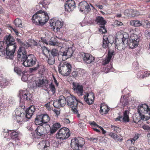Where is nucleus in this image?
Returning <instances> with one entry per match:
<instances>
[{
	"mask_svg": "<svg viewBox=\"0 0 150 150\" xmlns=\"http://www.w3.org/2000/svg\"><path fill=\"white\" fill-rule=\"evenodd\" d=\"M50 128V126L49 125L43 124L38 127L37 129L36 130V132L38 136H44L48 133L47 131H49Z\"/></svg>",
	"mask_w": 150,
	"mask_h": 150,
	"instance_id": "9",
	"label": "nucleus"
},
{
	"mask_svg": "<svg viewBox=\"0 0 150 150\" xmlns=\"http://www.w3.org/2000/svg\"><path fill=\"white\" fill-rule=\"evenodd\" d=\"M50 24L52 27V29L56 32L58 31L63 25V23L61 22L60 21L54 19H51L50 21Z\"/></svg>",
	"mask_w": 150,
	"mask_h": 150,
	"instance_id": "8",
	"label": "nucleus"
},
{
	"mask_svg": "<svg viewBox=\"0 0 150 150\" xmlns=\"http://www.w3.org/2000/svg\"><path fill=\"white\" fill-rule=\"evenodd\" d=\"M41 49L42 52V53L46 57H48V54L49 55H50V50L45 46L41 47Z\"/></svg>",
	"mask_w": 150,
	"mask_h": 150,
	"instance_id": "36",
	"label": "nucleus"
},
{
	"mask_svg": "<svg viewBox=\"0 0 150 150\" xmlns=\"http://www.w3.org/2000/svg\"><path fill=\"white\" fill-rule=\"evenodd\" d=\"M6 42L3 41H0V56H3L5 55V47Z\"/></svg>",
	"mask_w": 150,
	"mask_h": 150,
	"instance_id": "26",
	"label": "nucleus"
},
{
	"mask_svg": "<svg viewBox=\"0 0 150 150\" xmlns=\"http://www.w3.org/2000/svg\"><path fill=\"white\" fill-rule=\"evenodd\" d=\"M111 127L112 129L115 132L117 133L120 131V129L119 127L112 125Z\"/></svg>",
	"mask_w": 150,
	"mask_h": 150,
	"instance_id": "50",
	"label": "nucleus"
},
{
	"mask_svg": "<svg viewBox=\"0 0 150 150\" xmlns=\"http://www.w3.org/2000/svg\"><path fill=\"white\" fill-rule=\"evenodd\" d=\"M124 14L127 16L129 17L130 16V13L129 10L127 9L125 10L124 12Z\"/></svg>",
	"mask_w": 150,
	"mask_h": 150,
	"instance_id": "56",
	"label": "nucleus"
},
{
	"mask_svg": "<svg viewBox=\"0 0 150 150\" xmlns=\"http://www.w3.org/2000/svg\"><path fill=\"white\" fill-rule=\"evenodd\" d=\"M138 13V12L136 10L133 11L132 15H131L132 16L134 17L135 16H137L139 14Z\"/></svg>",
	"mask_w": 150,
	"mask_h": 150,
	"instance_id": "60",
	"label": "nucleus"
},
{
	"mask_svg": "<svg viewBox=\"0 0 150 150\" xmlns=\"http://www.w3.org/2000/svg\"><path fill=\"white\" fill-rule=\"evenodd\" d=\"M109 110L110 109L106 106H100V113L102 115L106 114L108 112Z\"/></svg>",
	"mask_w": 150,
	"mask_h": 150,
	"instance_id": "34",
	"label": "nucleus"
},
{
	"mask_svg": "<svg viewBox=\"0 0 150 150\" xmlns=\"http://www.w3.org/2000/svg\"><path fill=\"white\" fill-rule=\"evenodd\" d=\"M14 70L15 72L20 75H21V74H23V73H24L25 72H22L21 69L18 67H15Z\"/></svg>",
	"mask_w": 150,
	"mask_h": 150,
	"instance_id": "45",
	"label": "nucleus"
},
{
	"mask_svg": "<svg viewBox=\"0 0 150 150\" xmlns=\"http://www.w3.org/2000/svg\"><path fill=\"white\" fill-rule=\"evenodd\" d=\"M19 96L21 102H23L24 100H30L32 97L31 94L26 90L20 91Z\"/></svg>",
	"mask_w": 150,
	"mask_h": 150,
	"instance_id": "11",
	"label": "nucleus"
},
{
	"mask_svg": "<svg viewBox=\"0 0 150 150\" xmlns=\"http://www.w3.org/2000/svg\"><path fill=\"white\" fill-rule=\"evenodd\" d=\"M79 126L81 128H84L86 126V124L83 122H81L79 124Z\"/></svg>",
	"mask_w": 150,
	"mask_h": 150,
	"instance_id": "62",
	"label": "nucleus"
},
{
	"mask_svg": "<svg viewBox=\"0 0 150 150\" xmlns=\"http://www.w3.org/2000/svg\"><path fill=\"white\" fill-rule=\"evenodd\" d=\"M14 70L15 72L20 75H21V74H23V73H24L25 72H22L21 69L18 67H15Z\"/></svg>",
	"mask_w": 150,
	"mask_h": 150,
	"instance_id": "46",
	"label": "nucleus"
},
{
	"mask_svg": "<svg viewBox=\"0 0 150 150\" xmlns=\"http://www.w3.org/2000/svg\"><path fill=\"white\" fill-rule=\"evenodd\" d=\"M71 65L66 62H61L58 67V71L61 74L67 76L71 71Z\"/></svg>",
	"mask_w": 150,
	"mask_h": 150,
	"instance_id": "4",
	"label": "nucleus"
},
{
	"mask_svg": "<svg viewBox=\"0 0 150 150\" xmlns=\"http://www.w3.org/2000/svg\"><path fill=\"white\" fill-rule=\"evenodd\" d=\"M98 138L97 137H90L88 138V140L94 142H96L98 140Z\"/></svg>",
	"mask_w": 150,
	"mask_h": 150,
	"instance_id": "55",
	"label": "nucleus"
},
{
	"mask_svg": "<svg viewBox=\"0 0 150 150\" xmlns=\"http://www.w3.org/2000/svg\"><path fill=\"white\" fill-rule=\"evenodd\" d=\"M72 89L74 92L76 93L79 96H81L83 95V90L82 85H79L77 83H73Z\"/></svg>",
	"mask_w": 150,
	"mask_h": 150,
	"instance_id": "16",
	"label": "nucleus"
},
{
	"mask_svg": "<svg viewBox=\"0 0 150 150\" xmlns=\"http://www.w3.org/2000/svg\"><path fill=\"white\" fill-rule=\"evenodd\" d=\"M67 105L70 107L75 106L78 104V100L76 97L71 94L67 97Z\"/></svg>",
	"mask_w": 150,
	"mask_h": 150,
	"instance_id": "14",
	"label": "nucleus"
},
{
	"mask_svg": "<svg viewBox=\"0 0 150 150\" xmlns=\"http://www.w3.org/2000/svg\"><path fill=\"white\" fill-rule=\"evenodd\" d=\"M5 39L6 46L5 55H6L7 58L10 59L13 57V54L16 47V44L15 42V39L10 35H6Z\"/></svg>",
	"mask_w": 150,
	"mask_h": 150,
	"instance_id": "1",
	"label": "nucleus"
},
{
	"mask_svg": "<svg viewBox=\"0 0 150 150\" xmlns=\"http://www.w3.org/2000/svg\"><path fill=\"white\" fill-rule=\"evenodd\" d=\"M43 67L42 65L37 64L36 67L30 68L29 69V71L30 73H32L33 71H36L38 69L42 68Z\"/></svg>",
	"mask_w": 150,
	"mask_h": 150,
	"instance_id": "41",
	"label": "nucleus"
},
{
	"mask_svg": "<svg viewBox=\"0 0 150 150\" xmlns=\"http://www.w3.org/2000/svg\"><path fill=\"white\" fill-rule=\"evenodd\" d=\"M105 25H101L100 26L99 31L103 33H105L107 32V30L105 26Z\"/></svg>",
	"mask_w": 150,
	"mask_h": 150,
	"instance_id": "51",
	"label": "nucleus"
},
{
	"mask_svg": "<svg viewBox=\"0 0 150 150\" xmlns=\"http://www.w3.org/2000/svg\"><path fill=\"white\" fill-rule=\"evenodd\" d=\"M145 34L147 37H150V32L146 30L145 32Z\"/></svg>",
	"mask_w": 150,
	"mask_h": 150,
	"instance_id": "64",
	"label": "nucleus"
},
{
	"mask_svg": "<svg viewBox=\"0 0 150 150\" xmlns=\"http://www.w3.org/2000/svg\"><path fill=\"white\" fill-rule=\"evenodd\" d=\"M15 113L16 116L20 117L21 116V115L22 114L17 109L15 110Z\"/></svg>",
	"mask_w": 150,
	"mask_h": 150,
	"instance_id": "59",
	"label": "nucleus"
},
{
	"mask_svg": "<svg viewBox=\"0 0 150 150\" xmlns=\"http://www.w3.org/2000/svg\"><path fill=\"white\" fill-rule=\"evenodd\" d=\"M76 7L75 3L74 1L68 0L66 1V4L65 5V8L67 11L69 12L72 11Z\"/></svg>",
	"mask_w": 150,
	"mask_h": 150,
	"instance_id": "17",
	"label": "nucleus"
},
{
	"mask_svg": "<svg viewBox=\"0 0 150 150\" xmlns=\"http://www.w3.org/2000/svg\"><path fill=\"white\" fill-rule=\"evenodd\" d=\"M36 84L39 87L45 86L47 88L48 86V81L45 78H43L42 79H40L36 83Z\"/></svg>",
	"mask_w": 150,
	"mask_h": 150,
	"instance_id": "23",
	"label": "nucleus"
},
{
	"mask_svg": "<svg viewBox=\"0 0 150 150\" xmlns=\"http://www.w3.org/2000/svg\"><path fill=\"white\" fill-rule=\"evenodd\" d=\"M139 39L138 36L136 34H133L131 35L128 43L129 46L132 49H133L138 45Z\"/></svg>",
	"mask_w": 150,
	"mask_h": 150,
	"instance_id": "10",
	"label": "nucleus"
},
{
	"mask_svg": "<svg viewBox=\"0 0 150 150\" xmlns=\"http://www.w3.org/2000/svg\"><path fill=\"white\" fill-rule=\"evenodd\" d=\"M115 42V47L119 50H121L124 49L125 47L127 45V43H125L122 40H116Z\"/></svg>",
	"mask_w": 150,
	"mask_h": 150,
	"instance_id": "20",
	"label": "nucleus"
},
{
	"mask_svg": "<svg viewBox=\"0 0 150 150\" xmlns=\"http://www.w3.org/2000/svg\"><path fill=\"white\" fill-rule=\"evenodd\" d=\"M11 133L10 134V136L11 137L12 140L15 142H16L18 140V133L16 132L15 130H12Z\"/></svg>",
	"mask_w": 150,
	"mask_h": 150,
	"instance_id": "27",
	"label": "nucleus"
},
{
	"mask_svg": "<svg viewBox=\"0 0 150 150\" xmlns=\"http://www.w3.org/2000/svg\"><path fill=\"white\" fill-rule=\"evenodd\" d=\"M83 55L84 63L90 64L94 62V57L90 54L84 53Z\"/></svg>",
	"mask_w": 150,
	"mask_h": 150,
	"instance_id": "19",
	"label": "nucleus"
},
{
	"mask_svg": "<svg viewBox=\"0 0 150 150\" xmlns=\"http://www.w3.org/2000/svg\"><path fill=\"white\" fill-rule=\"evenodd\" d=\"M55 58L50 55L47 60V62L48 64L50 65L53 64L55 63Z\"/></svg>",
	"mask_w": 150,
	"mask_h": 150,
	"instance_id": "42",
	"label": "nucleus"
},
{
	"mask_svg": "<svg viewBox=\"0 0 150 150\" xmlns=\"http://www.w3.org/2000/svg\"><path fill=\"white\" fill-rule=\"evenodd\" d=\"M77 105H76L75 106H72L71 107V110L74 113L77 114L78 113V111L76 109V108Z\"/></svg>",
	"mask_w": 150,
	"mask_h": 150,
	"instance_id": "54",
	"label": "nucleus"
},
{
	"mask_svg": "<svg viewBox=\"0 0 150 150\" xmlns=\"http://www.w3.org/2000/svg\"><path fill=\"white\" fill-rule=\"evenodd\" d=\"M30 46V44L28 42L23 43L21 45L18 50L24 52H26L25 49L28 48Z\"/></svg>",
	"mask_w": 150,
	"mask_h": 150,
	"instance_id": "32",
	"label": "nucleus"
},
{
	"mask_svg": "<svg viewBox=\"0 0 150 150\" xmlns=\"http://www.w3.org/2000/svg\"><path fill=\"white\" fill-rule=\"evenodd\" d=\"M85 144L84 139L81 137H75L71 141V146L73 149L80 150Z\"/></svg>",
	"mask_w": 150,
	"mask_h": 150,
	"instance_id": "5",
	"label": "nucleus"
},
{
	"mask_svg": "<svg viewBox=\"0 0 150 150\" xmlns=\"http://www.w3.org/2000/svg\"><path fill=\"white\" fill-rule=\"evenodd\" d=\"M40 144L42 145L44 149H47L50 146L49 142L48 141H43Z\"/></svg>",
	"mask_w": 150,
	"mask_h": 150,
	"instance_id": "38",
	"label": "nucleus"
},
{
	"mask_svg": "<svg viewBox=\"0 0 150 150\" xmlns=\"http://www.w3.org/2000/svg\"><path fill=\"white\" fill-rule=\"evenodd\" d=\"M14 23L16 27H22L23 26L21 20L19 18H17L16 19Z\"/></svg>",
	"mask_w": 150,
	"mask_h": 150,
	"instance_id": "39",
	"label": "nucleus"
},
{
	"mask_svg": "<svg viewBox=\"0 0 150 150\" xmlns=\"http://www.w3.org/2000/svg\"><path fill=\"white\" fill-rule=\"evenodd\" d=\"M54 127H55L57 130L61 126L60 125L59 123H56L54 124L53 125Z\"/></svg>",
	"mask_w": 150,
	"mask_h": 150,
	"instance_id": "61",
	"label": "nucleus"
},
{
	"mask_svg": "<svg viewBox=\"0 0 150 150\" xmlns=\"http://www.w3.org/2000/svg\"><path fill=\"white\" fill-rule=\"evenodd\" d=\"M79 75L78 71L76 70L73 71L71 73V76L73 78L77 77Z\"/></svg>",
	"mask_w": 150,
	"mask_h": 150,
	"instance_id": "52",
	"label": "nucleus"
},
{
	"mask_svg": "<svg viewBox=\"0 0 150 150\" xmlns=\"http://www.w3.org/2000/svg\"><path fill=\"white\" fill-rule=\"evenodd\" d=\"M128 100L127 98H125L124 96L123 98H121L120 105L121 107L123 108L128 104Z\"/></svg>",
	"mask_w": 150,
	"mask_h": 150,
	"instance_id": "30",
	"label": "nucleus"
},
{
	"mask_svg": "<svg viewBox=\"0 0 150 150\" xmlns=\"http://www.w3.org/2000/svg\"><path fill=\"white\" fill-rule=\"evenodd\" d=\"M49 17L47 13L40 10L37 11L32 17V21L38 25H43L47 22Z\"/></svg>",
	"mask_w": 150,
	"mask_h": 150,
	"instance_id": "2",
	"label": "nucleus"
},
{
	"mask_svg": "<svg viewBox=\"0 0 150 150\" xmlns=\"http://www.w3.org/2000/svg\"><path fill=\"white\" fill-rule=\"evenodd\" d=\"M86 102L89 105L92 104L94 99V96L93 93L91 92L87 94L84 96Z\"/></svg>",
	"mask_w": 150,
	"mask_h": 150,
	"instance_id": "18",
	"label": "nucleus"
},
{
	"mask_svg": "<svg viewBox=\"0 0 150 150\" xmlns=\"http://www.w3.org/2000/svg\"><path fill=\"white\" fill-rule=\"evenodd\" d=\"M73 52V50L71 47L66 49L64 51H60L58 55V60L60 61H65L71 57Z\"/></svg>",
	"mask_w": 150,
	"mask_h": 150,
	"instance_id": "6",
	"label": "nucleus"
},
{
	"mask_svg": "<svg viewBox=\"0 0 150 150\" xmlns=\"http://www.w3.org/2000/svg\"><path fill=\"white\" fill-rule=\"evenodd\" d=\"M49 129H50V132L51 134H53L57 130V129L53 126L51 128L50 127V128H49Z\"/></svg>",
	"mask_w": 150,
	"mask_h": 150,
	"instance_id": "58",
	"label": "nucleus"
},
{
	"mask_svg": "<svg viewBox=\"0 0 150 150\" xmlns=\"http://www.w3.org/2000/svg\"><path fill=\"white\" fill-rule=\"evenodd\" d=\"M69 130L66 127L61 129L57 134L56 137L58 139H64L68 138L70 136Z\"/></svg>",
	"mask_w": 150,
	"mask_h": 150,
	"instance_id": "7",
	"label": "nucleus"
},
{
	"mask_svg": "<svg viewBox=\"0 0 150 150\" xmlns=\"http://www.w3.org/2000/svg\"><path fill=\"white\" fill-rule=\"evenodd\" d=\"M114 53V52L113 51H109L108 57L103 62V65H106L109 63Z\"/></svg>",
	"mask_w": 150,
	"mask_h": 150,
	"instance_id": "25",
	"label": "nucleus"
},
{
	"mask_svg": "<svg viewBox=\"0 0 150 150\" xmlns=\"http://www.w3.org/2000/svg\"><path fill=\"white\" fill-rule=\"evenodd\" d=\"M137 112L141 120L146 121L150 119V108L146 104L139 105L137 107Z\"/></svg>",
	"mask_w": 150,
	"mask_h": 150,
	"instance_id": "3",
	"label": "nucleus"
},
{
	"mask_svg": "<svg viewBox=\"0 0 150 150\" xmlns=\"http://www.w3.org/2000/svg\"><path fill=\"white\" fill-rule=\"evenodd\" d=\"M37 59L35 57L33 54H30L28 55L26 61L24 63V66L26 67H31L34 65Z\"/></svg>",
	"mask_w": 150,
	"mask_h": 150,
	"instance_id": "12",
	"label": "nucleus"
},
{
	"mask_svg": "<svg viewBox=\"0 0 150 150\" xmlns=\"http://www.w3.org/2000/svg\"><path fill=\"white\" fill-rule=\"evenodd\" d=\"M42 116V120L43 124H45V125H48L47 124L50 120V118L48 115L47 114H41Z\"/></svg>",
	"mask_w": 150,
	"mask_h": 150,
	"instance_id": "33",
	"label": "nucleus"
},
{
	"mask_svg": "<svg viewBox=\"0 0 150 150\" xmlns=\"http://www.w3.org/2000/svg\"><path fill=\"white\" fill-rule=\"evenodd\" d=\"M40 6L45 8V9L48 7V4L46 3L44 1H42L40 3Z\"/></svg>",
	"mask_w": 150,
	"mask_h": 150,
	"instance_id": "49",
	"label": "nucleus"
},
{
	"mask_svg": "<svg viewBox=\"0 0 150 150\" xmlns=\"http://www.w3.org/2000/svg\"><path fill=\"white\" fill-rule=\"evenodd\" d=\"M95 22L97 23H99L100 25H105L106 23V21L103 18L100 16L96 17L95 20Z\"/></svg>",
	"mask_w": 150,
	"mask_h": 150,
	"instance_id": "28",
	"label": "nucleus"
},
{
	"mask_svg": "<svg viewBox=\"0 0 150 150\" xmlns=\"http://www.w3.org/2000/svg\"><path fill=\"white\" fill-rule=\"evenodd\" d=\"M35 107L33 105H32L27 108L25 111V117L28 119H30L35 111Z\"/></svg>",
	"mask_w": 150,
	"mask_h": 150,
	"instance_id": "21",
	"label": "nucleus"
},
{
	"mask_svg": "<svg viewBox=\"0 0 150 150\" xmlns=\"http://www.w3.org/2000/svg\"><path fill=\"white\" fill-rule=\"evenodd\" d=\"M53 105L55 108H58L61 106L59 100H54L53 102Z\"/></svg>",
	"mask_w": 150,
	"mask_h": 150,
	"instance_id": "47",
	"label": "nucleus"
},
{
	"mask_svg": "<svg viewBox=\"0 0 150 150\" xmlns=\"http://www.w3.org/2000/svg\"><path fill=\"white\" fill-rule=\"evenodd\" d=\"M126 145L128 146H133L131 142V141L129 139L127 140L126 142Z\"/></svg>",
	"mask_w": 150,
	"mask_h": 150,
	"instance_id": "63",
	"label": "nucleus"
},
{
	"mask_svg": "<svg viewBox=\"0 0 150 150\" xmlns=\"http://www.w3.org/2000/svg\"><path fill=\"white\" fill-rule=\"evenodd\" d=\"M130 24L134 27H139L142 25V23L139 21L132 20L130 21Z\"/></svg>",
	"mask_w": 150,
	"mask_h": 150,
	"instance_id": "31",
	"label": "nucleus"
},
{
	"mask_svg": "<svg viewBox=\"0 0 150 150\" xmlns=\"http://www.w3.org/2000/svg\"><path fill=\"white\" fill-rule=\"evenodd\" d=\"M49 86L50 88V90L52 92V94L54 95L56 91V89L54 85L51 83L50 84H49Z\"/></svg>",
	"mask_w": 150,
	"mask_h": 150,
	"instance_id": "48",
	"label": "nucleus"
},
{
	"mask_svg": "<svg viewBox=\"0 0 150 150\" xmlns=\"http://www.w3.org/2000/svg\"><path fill=\"white\" fill-rule=\"evenodd\" d=\"M123 34L122 32H119L117 33L116 34V39H115V41H116V40H122L123 39Z\"/></svg>",
	"mask_w": 150,
	"mask_h": 150,
	"instance_id": "44",
	"label": "nucleus"
},
{
	"mask_svg": "<svg viewBox=\"0 0 150 150\" xmlns=\"http://www.w3.org/2000/svg\"><path fill=\"white\" fill-rule=\"evenodd\" d=\"M50 53H51L50 55L54 58L57 56H58L59 53L58 50L55 49H53L51 51L50 50Z\"/></svg>",
	"mask_w": 150,
	"mask_h": 150,
	"instance_id": "40",
	"label": "nucleus"
},
{
	"mask_svg": "<svg viewBox=\"0 0 150 150\" xmlns=\"http://www.w3.org/2000/svg\"><path fill=\"white\" fill-rule=\"evenodd\" d=\"M59 100L61 107L64 106L66 104L67 99L63 96H60L59 97Z\"/></svg>",
	"mask_w": 150,
	"mask_h": 150,
	"instance_id": "35",
	"label": "nucleus"
},
{
	"mask_svg": "<svg viewBox=\"0 0 150 150\" xmlns=\"http://www.w3.org/2000/svg\"><path fill=\"white\" fill-rule=\"evenodd\" d=\"M109 135L111 137L113 138L115 140L118 142H121L122 140L123 139L122 138H119L117 135L114 133L110 132L109 134Z\"/></svg>",
	"mask_w": 150,
	"mask_h": 150,
	"instance_id": "37",
	"label": "nucleus"
},
{
	"mask_svg": "<svg viewBox=\"0 0 150 150\" xmlns=\"http://www.w3.org/2000/svg\"><path fill=\"white\" fill-rule=\"evenodd\" d=\"M25 72H24V73H23V74H22V76L21 78V79L22 81H25L28 79V77L25 74Z\"/></svg>",
	"mask_w": 150,
	"mask_h": 150,
	"instance_id": "57",
	"label": "nucleus"
},
{
	"mask_svg": "<svg viewBox=\"0 0 150 150\" xmlns=\"http://www.w3.org/2000/svg\"><path fill=\"white\" fill-rule=\"evenodd\" d=\"M78 8L80 11L81 12H83L87 13L90 12L91 10L90 6L85 1H83L80 2L78 5Z\"/></svg>",
	"mask_w": 150,
	"mask_h": 150,
	"instance_id": "13",
	"label": "nucleus"
},
{
	"mask_svg": "<svg viewBox=\"0 0 150 150\" xmlns=\"http://www.w3.org/2000/svg\"><path fill=\"white\" fill-rule=\"evenodd\" d=\"M128 111L127 110L125 111L123 113V117L119 116L116 118V120L120 121H123L125 122H128L129 121V116L128 115Z\"/></svg>",
	"mask_w": 150,
	"mask_h": 150,
	"instance_id": "22",
	"label": "nucleus"
},
{
	"mask_svg": "<svg viewBox=\"0 0 150 150\" xmlns=\"http://www.w3.org/2000/svg\"><path fill=\"white\" fill-rule=\"evenodd\" d=\"M35 124L36 125H41L43 123L41 114L38 115L35 119Z\"/></svg>",
	"mask_w": 150,
	"mask_h": 150,
	"instance_id": "29",
	"label": "nucleus"
},
{
	"mask_svg": "<svg viewBox=\"0 0 150 150\" xmlns=\"http://www.w3.org/2000/svg\"><path fill=\"white\" fill-rule=\"evenodd\" d=\"M123 41L125 42L126 43H127L128 42V39L129 37L128 34L125 32H123Z\"/></svg>",
	"mask_w": 150,
	"mask_h": 150,
	"instance_id": "43",
	"label": "nucleus"
},
{
	"mask_svg": "<svg viewBox=\"0 0 150 150\" xmlns=\"http://www.w3.org/2000/svg\"><path fill=\"white\" fill-rule=\"evenodd\" d=\"M114 41L113 40L111 41L110 39V38H108L107 37H105L103 38V46L104 48H105L107 47H108L110 46V44L111 45L113 43Z\"/></svg>",
	"mask_w": 150,
	"mask_h": 150,
	"instance_id": "24",
	"label": "nucleus"
},
{
	"mask_svg": "<svg viewBox=\"0 0 150 150\" xmlns=\"http://www.w3.org/2000/svg\"><path fill=\"white\" fill-rule=\"evenodd\" d=\"M17 59L18 60L22 62V64L24 65V63L26 61L28 55L26 52L18 50L17 52Z\"/></svg>",
	"mask_w": 150,
	"mask_h": 150,
	"instance_id": "15",
	"label": "nucleus"
},
{
	"mask_svg": "<svg viewBox=\"0 0 150 150\" xmlns=\"http://www.w3.org/2000/svg\"><path fill=\"white\" fill-rule=\"evenodd\" d=\"M142 127L144 130L150 133V127L149 126L145 125L142 126Z\"/></svg>",
	"mask_w": 150,
	"mask_h": 150,
	"instance_id": "53",
	"label": "nucleus"
}]
</instances>
